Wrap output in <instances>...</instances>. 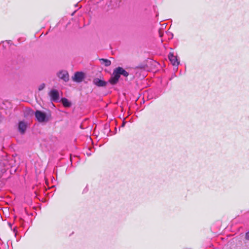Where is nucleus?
I'll return each instance as SVG.
<instances>
[{
  "label": "nucleus",
  "mask_w": 249,
  "mask_h": 249,
  "mask_svg": "<svg viewBox=\"0 0 249 249\" xmlns=\"http://www.w3.org/2000/svg\"><path fill=\"white\" fill-rule=\"evenodd\" d=\"M118 71H120V75H122L125 77L128 76L129 75L128 72H127L126 71H125L124 69L121 67H118Z\"/></svg>",
  "instance_id": "9d476101"
},
{
  "label": "nucleus",
  "mask_w": 249,
  "mask_h": 249,
  "mask_svg": "<svg viewBox=\"0 0 249 249\" xmlns=\"http://www.w3.org/2000/svg\"><path fill=\"white\" fill-rule=\"evenodd\" d=\"M58 77L64 80L65 82H67L69 80V75L67 71H62L59 72L57 73Z\"/></svg>",
  "instance_id": "39448f33"
},
{
  "label": "nucleus",
  "mask_w": 249,
  "mask_h": 249,
  "mask_svg": "<svg viewBox=\"0 0 249 249\" xmlns=\"http://www.w3.org/2000/svg\"><path fill=\"white\" fill-rule=\"evenodd\" d=\"M120 77V71H118V68H117L114 70L112 75L109 79V82L112 85L116 84L118 82Z\"/></svg>",
  "instance_id": "f257e3e1"
},
{
  "label": "nucleus",
  "mask_w": 249,
  "mask_h": 249,
  "mask_svg": "<svg viewBox=\"0 0 249 249\" xmlns=\"http://www.w3.org/2000/svg\"><path fill=\"white\" fill-rule=\"evenodd\" d=\"M61 102L65 107H70L71 106V103L66 98L61 99Z\"/></svg>",
  "instance_id": "1a4fd4ad"
},
{
  "label": "nucleus",
  "mask_w": 249,
  "mask_h": 249,
  "mask_svg": "<svg viewBox=\"0 0 249 249\" xmlns=\"http://www.w3.org/2000/svg\"><path fill=\"white\" fill-rule=\"evenodd\" d=\"M35 114L36 118L39 122L42 123L47 121L46 115L45 113L39 110H36Z\"/></svg>",
  "instance_id": "f03ea898"
},
{
  "label": "nucleus",
  "mask_w": 249,
  "mask_h": 249,
  "mask_svg": "<svg viewBox=\"0 0 249 249\" xmlns=\"http://www.w3.org/2000/svg\"><path fill=\"white\" fill-rule=\"evenodd\" d=\"M5 173V170L4 169H2L0 171V179L2 178V179H6V178H3L4 174Z\"/></svg>",
  "instance_id": "f8f14e48"
},
{
  "label": "nucleus",
  "mask_w": 249,
  "mask_h": 249,
  "mask_svg": "<svg viewBox=\"0 0 249 249\" xmlns=\"http://www.w3.org/2000/svg\"><path fill=\"white\" fill-rule=\"evenodd\" d=\"M45 87V84L44 83L41 84L38 86V89L39 91L43 90Z\"/></svg>",
  "instance_id": "ddd939ff"
},
{
  "label": "nucleus",
  "mask_w": 249,
  "mask_h": 249,
  "mask_svg": "<svg viewBox=\"0 0 249 249\" xmlns=\"http://www.w3.org/2000/svg\"><path fill=\"white\" fill-rule=\"evenodd\" d=\"M93 83L98 87H105L107 85L106 82L97 78L94 79Z\"/></svg>",
  "instance_id": "6e6552de"
},
{
  "label": "nucleus",
  "mask_w": 249,
  "mask_h": 249,
  "mask_svg": "<svg viewBox=\"0 0 249 249\" xmlns=\"http://www.w3.org/2000/svg\"><path fill=\"white\" fill-rule=\"evenodd\" d=\"M168 58L174 66H178L179 64V62L176 56H174L173 53H170L168 55Z\"/></svg>",
  "instance_id": "0eeeda50"
},
{
  "label": "nucleus",
  "mask_w": 249,
  "mask_h": 249,
  "mask_svg": "<svg viewBox=\"0 0 249 249\" xmlns=\"http://www.w3.org/2000/svg\"><path fill=\"white\" fill-rule=\"evenodd\" d=\"M49 95L52 101H58L59 98L58 91L56 89H52L49 93Z\"/></svg>",
  "instance_id": "20e7f679"
},
{
  "label": "nucleus",
  "mask_w": 249,
  "mask_h": 249,
  "mask_svg": "<svg viewBox=\"0 0 249 249\" xmlns=\"http://www.w3.org/2000/svg\"><path fill=\"white\" fill-rule=\"evenodd\" d=\"M27 128V124L23 121H20L18 123V129L20 133L23 134Z\"/></svg>",
  "instance_id": "423d86ee"
},
{
  "label": "nucleus",
  "mask_w": 249,
  "mask_h": 249,
  "mask_svg": "<svg viewBox=\"0 0 249 249\" xmlns=\"http://www.w3.org/2000/svg\"><path fill=\"white\" fill-rule=\"evenodd\" d=\"M100 61L102 64H103L105 65V66H109L111 64V62L110 60L106 59H100Z\"/></svg>",
  "instance_id": "9b49d317"
},
{
  "label": "nucleus",
  "mask_w": 249,
  "mask_h": 249,
  "mask_svg": "<svg viewBox=\"0 0 249 249\" xmlns=\"http://www.w3.org/2000/svg\"><path fill=\"white\" fill-rule=\"evenodd\" d=\"M246 238L248 240H249V231L246 233Z\"/></svg>",
  "instance_id": "4468645a"
},
{
  "label": "nucleus",
  "mask_w": 249,
  "mask_h": 249,
  "mask_svg": "<svg viewBox=\"0 0 249 249\" xmlns=\"http://www.w3.org/2000/svg\"><path fill=\"white\" fill-rule=\"evenodd\" d=\"M85 75L82 72H76L75 73L74 76L72 77V80L76 82H81L84 78Z\"/></svg>",
  "instance_id": "7ed1b4c3"
}]
</instances>
